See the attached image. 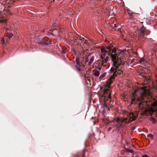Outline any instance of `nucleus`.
I'll return each mask as SVG.
<instances>
[{
  "instance_id": "f257e3e1",
  "label": "nucleus",
  "mask_w": 157,
  "mask_h": 157,
  "mask_svg": "<svg viewBox=\"0 0 157 157\" xmlns=\"http://www.w3.org/2000/svg\"><path fill=\"white\" fill-rule=\"evenodd\" d=\"M140 91L142 93L140 94V97H137L136 96V94L139 92V90H135L132 94L133 98L132 99V102L135 101V100H137L139 101H140L139 106L142 110L144 109V111L145 112H149V113L151 114L156 110V109H153L149 105V104H147V101H145L146 96L149 95L148 91L146 90L145 88L144 87L141 88L140 90Z\"/></svg>"
},
{
  "instance_id": "f03ea898",
  "label": "nucleus",
  "mask_w": 157,
  "mask_h": 157,
  "mask_svg": "<svg viewBox=\"0 0 157 157\" xmlns=\"http://www.w3.org/2000/svg\"><path fill=\"white\" fill-rule=\"evenodd\" d=\"M138 112H136L134 113L131 112L128 113V117L126 118H117L116 120H113L111 122H114L116 121L117 123V127H121L123 122H124L126 123H128L129 122L135 120L138 116Z\"/></svg>"
},
{
  "instance_id": "7ed1b4c3",
  "label": "nucleus",
  "mask_w": 157,
  "mask_h": 157,
  "mask_svg": "<svg viewBox=\"0 0 157 157\" xmlns=\"http://www.w3.org/2000/svg\"><path fill=\"white\" fill-rule=\"evenodd\" d=\"M116 51V48H114L112 50V54L111 55V56L112 60L113 62L114 66L117 67L119 65L122 64L123 63L121 60V59L117 56V53L116 54H113V53H115Z\"/></svg>"
},
{
  "instance_id": "20e7f679",
  "label": "nucleus",
  "mask_w": 157,
  "mask_h": 157,
  "mask_svg": "<svg viewBox=\"0 0 157 157\" xmlns=\"http://www.w3.org/2000/svg\"><path fill=\"white\" fill-rule=\"evenodd\" d=\"M122 64H121L123 65V62ZM119 65L117 67H115L113 65V67H112L110 71V74H111V75L110 76V79H113L114 78V76H116V75H121L122 73V71L121 70L118 69H117V67H119V65Z\"/></svg>"
},
{
  "instance_id": "39448f33",
  "label": "nucleus",
  "mask_w": 157,
  "mask_h": 157,
  "mask_svg": "<svg viewBox=\"0 0 157 157\" xmlns=\"http://www.w3.org/2000/svg\"><path fill=\"white\" fill-rule=\"evenodd\" d=\"M109 47L107 46L105 48H101V58L102 59V63H105L107 62L108 59V56L109 54V52L106 51L105 49H109Z\"/></svg>"
},
{
  "instance_id": "423d86ee",
  "label": "nucleus",
  "mask_w": 157,
  "mask_h": 157,
  "mask_svg": "<svg viewBox=\"0 0 157 157\" xmlns=\"http://www.w3.org/2000/svg\"><path fill=\"white\" fill-rule=\"evenodd\" d=\"M111 93L110 88L108 87L105 89L104 92V94L102 96V97L104 98L105 101L106 100H107L106 99L107 98H110Z\"/></svg>"
},
{
  "instance_id": "0eeeda50",
  "label": "nucleus",
  "mask_w": 157,
  "mask_h": 157,
  "mask_svg": "<svg viewBox=\"0 0 157 157\" xmlns=\"http://www.w3.org/2000/svg\"><path fill=\"white\" fill-rule=\"evenodd\" d=\"M79 58L78 57H77L76 59V63L77 67H80L81 66V64L79 62Z\"/></svg>"
},
{
  "instance_id": "6e6552de",
  "label": "nucleus",
  "mask_w": 157,
  "mask_h": 157,
  "mask_svg": "<svg viewBox=\"0 0 157 157\" xmlns=\"http://www.w3.org/2000/svg\"><path fill=\"white\" fill-rule=\"evenodd\" d=\"M39 44H48L47 41H44L43 40L41 39V40L38 42Z\"/></svg>"
},
{
  "instance_id": "1a4fd4ad",
  "label": "nucleus",
  "mask_w": 157,
  "mask_h": 157,
  "mask_svg": "<svg viewBox=\"0 0 157 157\" xmlns=\"http://www.w3.org/2000/svg\"><path fill=\"white\" fill-rule=\"evenodd\" d=\"M93 71L94 72V75L98 77L99 76V72L98 71H94L93 70Z\"/></svg>"
},
{
  "instance_id": "9d476101",
  "label": "nucleus",
  "mask_w": 157,
  "mask_h": 157,
  "mask_svg": "<svg viewBox=\"0 0 157 157\" xmlns=\"http://www.w3.org/2000/svg\"><path fill=\"white\" fill-rule=\"evenodd\" d=\"M94 58L93 56L91 57L88 63L89 65H90L93 63V61L94 60Z\"/></svg>"
},
{
  "instance_id": "9b49d317",
  "label": "nucleus",
  "mask_w": 157,
  "mask_h": 157,
  "mask_svg": "<svg viewBox=\"0 0 157 157\" xmlns=\"http://www.w3.org/2000/svg\"><path fill=\"white\" fill-rule=\"evenodd\" d=\"M75 39L76 40H78V41L81 40V41L83 40H84V38H81V36L80 37V38H79V37H76L75 38Z\"/></svg>"
},
{
  "instance_id": "f8f14e48",
  "label": "nucleus",
  "mask_w": 157,
  "mask_h": 157,
  "mask_svg": "<svg viewBox=\"0 0 157 157\" xmlns=\"http://www.w3.org/2000/svg\"><path fill=\"white\" fill-rule=\"evenodd\" d=\"M150 120L152 123H155L156 121L152 117H151L150 118Z\"/></svg>"
},
{
  "instance_id": "ddd939ff",
  "label": "nucleus",
  "mask_w": 157,
  "mask_h": 157,
  "mask_svg": "<svg viewBox=\"0 0 157 157\" xmlns=\"http://www.w3.org/2000/svg\"><path fill=\"white\" fill-rule=\"evenodd\" d=\"M126 151H127L130 152V153H132L133 152V151L132 150L130 149H128V148L126 149Z\"/></svg>"
},
{
  "instance_id": "4468645a",
  "label": "nucleus",
  "mask_w": 157,
  "mask_h": 157,
  "mask_svg": "<svg viewBox=\"0 0 157 157\" xmlns=\"http://www.w3.org/2000/svg\"><path fill=\"white\" fill-rule=\"evenodd\" d=\"M1 43L2 45H3L5 44V40H4V39L3 37H2L1 39Z\"/></svg>"
},
{
  "instance_id": "2eb2a0df",
  "label": "nucleus",
  "mask_w": 157,
  "mask_h": 157,
  "mask_svg": "<svg viewBox=\"0 0 157 157\" xmlns=\"http://www.w3.org/2000/svg\"><path fill=\"white\" fill-rule=\"evenodd\" d=\"M113 14V11L112 10H111L110 11H109V15L112 16Z\"/></svg>"
},
{
  "instance_id": "dca6fc26",
  "label": "nucleus",
  "mask_w": 157,
  "mask_h": 157,
  "mask_svg": "<svg viewBox=\"0 0 157 157\" xmlns=\"http://www.w3.org/2000/svg\"><path fill=\"white\" fill-rule=\"evenodd\" d=\"M111 27L112 28H113L114 27H117V25L115 24L114 23H112V24Z\"/></svg>"
},
{
  "instance_id": "f3484780",
  "label": "nucleus",
  "mask_w": 157,
  "mask_h": 157,
  "mask_svg": "<svg viewBox=\"0 0 157 157\" xmlns=\"http://www.w3.org/2000/svg\"><path fill=\"white\" fill-rule=\"evenodd\" d=\"M128 13L130 15H131L132 12L130 10H127Z\"/></svg>"
},
{
  "instance_id": "a211bd4d",
  "label": "nucleus",
  "mask_w": 157,
  "mask_h": 157,
  "mask_svg": "<svg viewBox=\"0 0 157 157\" xmlns=\"http://www.w3.org/2000/svg\"><path fill=\"white\" fill-rule=\"evenodd\" d=\"M147 136L148 137H150L151 138H153V136L152 134H148Z\"/></svg>"
},
{
  "instance_id": "6ab92c4d",
  "label": "nucleus",
  "mask_w": 157,
  "mask_h": 157,
  "mask_svg": "<svg viewBox=\"0 0 157 157\" xmlns=\"http://www.w3.org/2000/svg\"><path fill=\"white\" fill-rule=\"evenodd\" d=\"M13 35L12 33H10L8 36L9 39H10L13 36Z\"/></svg>"
},
{
  "instance_id": "aec40b11",
  "label": "nucleus",
  "mask_w": 157,
  "mask_h": 157,
  "mask_svg": "<svg viewBox=\"0 0 157 157\" xmlns=\"http://www.w3.org/2000/svg\"><path fill=\"white\" fill-rule=\"evenodd\" d=\"M144 58H141V59L139 60L140 63H141L142 62L144 61Z\"/></svg>"
},
{
  "instance_id": "412c9836",
  "label": "nucleus",
  "mask_w": 157,
  "mask_h": 157,
  "mask_svg": "<svg viewBox=\"0 0 157 157\" xmlns=\"http://www.w3.org/2000/svg\"><path fill=\"white\" fill-rule=\"evenodd\" d=\"M144 30L145 28H144V26H143L140 29V30L142 33H143L144 32Z\"/></svg>"
},
{
  "instance_id": "4be33fe9",
  "label": "nucleus",
  "mask_w": 157,
  "mask_h": 157,
  "mask_svg": "<svg viewBox=\"0 0 157 157\" xmlns=\"http://www.w3.org/2000/svg\"><path fill=\"white\" fill-rule=\"evenodd\" d=\"M105 75H104V74L101 75L99 77L100 78H103L104 77V76Z\"/></svg>"
},
{
  "instance_id": "5701e85b",
  "label": "nucleus",
  "mask_w": 157,
  "mask_h": 157,
  "mask_svg": "<svg viewBox=\"0 0 157 157\" xmlns=\"http://www.w3.org/2000/svg\"><path fill=\"white\" fill-rule=\"evenodd\" d=\"M6 21V20L5 19L0 20V22H4Z\"/></svg>"
},
{
  "instance_id": "b1692460",
  "label": "nucleus",
  "mask_w": 157,
  "mask_h": 157,
  "mask_svg": "<svg viewBox=\"0 0 157 157\" xmlns=\"http://www.w3.org/2000/svg\"><path fill=\"white\" fill-rule=\"evenodd\" d=\"M76 68H77V70L78 71H81V69H80V67H77Z\"/></svg>"
},
{
  "instance_id": "393cba45",
  "label": "nucleus",
  "mask_w": 157,
  "mask_h": 157,
  "mask_svg": "<svg viewBox=\"0 0 157 157\" xmlns=\"http://www.w3.org/2000/svg\"><path fill=\"white\" fill-rule=\"evenodd\" d=\"M143 157H150L149 156H148L147 155H144L143 156Z\"/></svg>"
},
{
  "instance_id": "a878e982",
  "label": "nucleus",
  "mask_w": 157,
  "mask_h": 157,
  "mask_svg": "<svg viewBox=\"0 0 157 157\" xmlns=\"http://www.w3.org/2000/svg\"><path fill=\"white\" fill-rule=\"evenodd\" d=\"M88 59H86L85 60V62H88Z\"/></svg>"
},
{
  "instance_id": "bb28decb",
  "label": "nucleus",
  "mask_w": 157,
  "mask_h": 157,
  "mask_svg": "<svg viewBox=\"0 0 157 157\" xmlns=\"http://www.w3.org/2000/svg\"><path fill=\"white\" fill-rule=\"evenodd\" d=\"M111 129V128H110V127L108 129V131L110 130Z\"/></svg>"
},
{
  "instance_id": "cd10ccee",
  "label": "nucleus",
  "mask_w": 157,
  "mask_h": 157,
  "mask_svg": "<svg viewBox=\"0 0 157 157\" xmlns=\"http://www.w3.org/2000/svg\"><path fill=\"white\" fill-rule=\"evenodd\" d=\"M122 53H122V52H120V53H119V55H120V54H122Z\"/></svg>"
},
{
  "instance_id": "c85d7f7f",
  "label": "nucleus",
  "mask_w": 157,
  "mask_h": 157,
  "mask_svg": "<svg viewBox=\"0 0 157 157\" xmlns=\"http://www.w3.org/2000/svg\"><path fill=\"white\" fill-rule=\"evenodd\" d=\"M94 125L95 124V123H94Z\"/></svg>"
}]
</instances>
